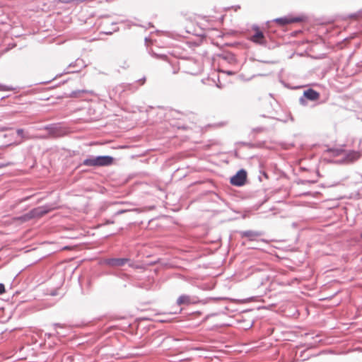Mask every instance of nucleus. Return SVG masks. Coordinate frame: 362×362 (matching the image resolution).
<instances>
[{"label":"nucleus","instance_id":"nucleus-12","mask_svg":"<svg viewBox=\"0 0 362 362\" xmlns=\"http://www.w3.org/2000/svg\"><path fill=\"white\" fill-rule=\"evenodd\" d=\"M327 151L332 153L334 156H339L344 152V150L340 148H329Z\"/></svg>","mask_w":362,"mask_h":362},{"label":"nucleus","instance_id":"nucleus-16","mask_svg":"<svg viewBox=\"0 0 362 362\" xmlns=\"http://www.w3.org/2000/svg\"><path fill=\"white\" fill-rule=\"evenodd\" d=\"M361 238H362V233L361 234Z\"/></svg>","mask_w":362,"mask_h":362},{"label":"nucleus","instance_id":"nucleus-9","mask_svg":"<svg viewBox=\"0 0 362 362\" xmlns=\"http://www.w3.org/2000/svg\"><path fill=\"white\" fill-rule=\"evenodd\" d=\"M177 303L179 305H189L191 303L190 297L186 295H182L177 298Z\"/></svg>","mask_w":362,"mask_h":362},{"label":"nucleus","instance_id":"nucleus-14","mask_svg":"<svg viewBox=\"0 0 362 362\" xmlns=\"http://www.w3.org/2000/svg\"><path fill=\"white\" fill-rule=\"evenodd\" d=\"M10 90H11V88H7L5 86H3V85L0 84V91Z\"/></svg>","mask_w":362,"mask_h":362},{"label":"nucleus","instance_id":"nucleus-8","mask_svg":"<svg viewBox=\"0 0 362 362\" xmlns=\"http://www.w3.org/2000/svg\"><path fill=\"white\" fill-rule=\"evenodd\" d=\"M127 262V259L117 258L109 259L107 264L112 267H119L124 265Z\"/></svg>","mask_w":362,"mask_h":362},{"label":"nucleus","instance_id":"nucleus-5","mask_svg":"<svg viewBox=\"0 0 362 362\" xmlns=\"http://www.w3.org/2000/svg\"><path fill=\"white\" fill-rule=\"evenodd\" d=\"M300 20L301 19L300 18L284 17L276 18L274 22L279 25H285L293 23L299 22Z\"/></svg>","mask_w":362,"mask_h":362},{"label":"nucleus","instance_id":"nucleus-10","mask_svg":"<svg viewBox=\"0 0 362 362\" xmlns=\"http://www.w3.org/2000/svg\"><path fill=\"white\" fill-rule=\"evenodd\" d=\"M259 235V233H258L257 232L250 231V230L243 232V237L248 238L250 240H255Z\"/></svg>","mask_w":362,"mask_h":362},{"label":"nucleus","instance_id":"nucleus-11","mask_svg":"<svg viewBox=\"0 0 362 362\" xmlns=\"http://www.w3.org/2000/svg\"><path fill=\"white\" fill-rule=\"evenodd\" d=\"M51 134L54 137H59L64 135L63 130L60 127L51 128Z\"/></svg>","mask_w":362,"mask_h":362},{"label":"nucleus","instance_id":"nucleus-15","mask_svg":"<svg viewBox=\"0 0 362 362\" xmlns=\"http://www.w3.org/2000/svg\"><path fill=\"white\" fill-rule=\"evenodd\" d=\"M23 133V130L22 129H19L17 130V134L20 136H21Z\"/></svg>","mask_w":362,"mask_h":362},{"label":"nucleus","instance_id":"nucleus-6","mask_svg":"<svg viewBox=\"0 0 362 362\" xmlns=\"http://www.w3.org/2000/svg\"><path fill=\"white\" fill-rule=\"evenodd\" d=\"M303 95L310 100L315 101L320 98V93L316 90L309 88L304 91Z\"/></svg>","mask_w":362,"mask_h":362},{"label":"nucleus","instance_id":"nucleus-1","mask_svg":"<svg viewBox=\"0 0 362 362\" xmlns=\"http://www.w3.org/2000/svg\"><path fill=\"white\" fill-rule=\"evenodd\" d=\"M113 158L109 156H102L95 158H87L83 164L86 166H107L112 165Z\"/></svg>","mask_w":362,"mask_h":362},{"label":"nucleus","instance_id":"nucleus-3","mask_svg":"<svg viewBox=\"0 0 362 362\" xmlns=\"http://www.w3.org/2000/svg\"><path fill=\"white\" fill-rule=\"evenodd\" d=\"M254 33L250 35V40L255 44L259 45H266V38L262 31L257 27L253 28Z\"/></svg>","mask_w":362,"mask_h":362},{"label":"nucleus","instance_id":"nucleus-4","mask_svg":"<svg viewBox=\"0 0 362 362\" xmlns=\"http://www.w3.org/2000/svg\"><path fill=\"white\" fill-rule=\"evenodd\" d=\"M247 179V173L244 170H239L230 178V183L234 186H243Z\"/></svg>","mask_w":362,"mask_h":362},{"label":"nucleus","instance_id":"nucleus-2","mask_svg":"<svg viewBox=\"0 0 362 362\" xmlns=\"http://www.w3.org/2000/svg\"><path fill=\"white\" fill-rule=\"evenodd\" d=\"M49 211L50 209H47L44 206L37 207L21 217V219L23 221H27L32 218H40L47 214Z\"/></svg>","mask_w":362,"mask_h":362},{"label":"nucleus","instance_id":"nucleus-13","mask_svg":"<svg viewBox=\"0 0 362 362\" xmlns=\"http://www.w3.org/2000/svg\"><path fill=\"white\" fill-rule=\"evenodd\" d=\"M6 292L5 286L3 284H0V294H3Z\"/></svg>","mask_w":362,"mask_h":362},{"label":"nucleus","instance_id":"nucleus-7","mask_svg":"<svg viewBox=\"0 0 362 362\" xmlns=\"http://www.w3.org/2000/svg\"><path fill=\"white\" fill-rule=\"evenodd\" d=\"M361 156L358 151H352L349 152L346 156V160L348 162H353L358 160Z\"/></svg>","mask_w":362,"mask_h":362}]
</instances>
